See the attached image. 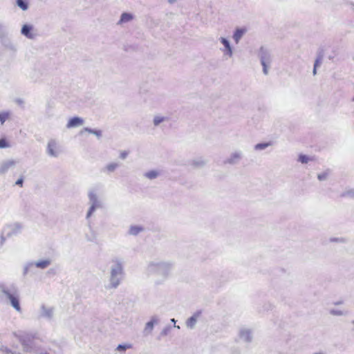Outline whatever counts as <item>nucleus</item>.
I'll return each instance as SVG.
<instances>
[{
  "label": "nucleus",
  "mask_w": 354,
  "mask_h": 354,
  "mask_svg": "<svg viewBox=\"0 0 354 354\" xmlns=\"http://www.w3.org/2000/svg\"><path fill=\"white\" fill-rule=\"evenodd\" d=\"M122 266L120 264H118L116 266V267L115 268H113L111 271V280L113 281V287H116L119 282L118 281H117L116 282H114V277L117 275V274H120L122 273Z\"/></svg>",
  "instance_id": "nucleus-1"
},
{
  "label": "nucleus",
  "mask_w": 354,
  "mask_h": 354,
  "mask_svg": "<svg viewBox=\"0 0 354 354\" xmlns=\"http://www.w3.org/2000/svg\"><path fill=\"white\" fill-rule=\"evenodd\" d=\"M48 151L50 155L56 156L58 153V147L55 141H50L48 145Z\"/></svg>",
  "instance_id": "nucleus-2"
},
{
  "label": "nucleus",
  "mask_w": 354,
  "mask_h": 354,
  "mask_svg": "<svg viewBox=\"0 0 354 354\" xmlns=\"http://www.w3.org/2000/svg\"><path fill=\"white\" fill-rule=\"evenodd\" d=\"M15 165V162L14 160H8L3 162L0 165V174L5 173L8 170L9 168L14 166Z\"/></svg>",
  "instance_id": "nucleus-3"
},
{
  "label": "nucleus",
  "mask_w": 354,
  "mask_h": 354,
  "mask_svg": "<svg viewBox=\"0 0 354 354\" xmlns=\"http://www.w3.org/2000/svg\"><path fill=\"white\" fill-rule=\"evenodd\" d=\"M83 123V120L80 118H71L68 124H67V127H77V126H80L81 124H82Z\"/></svg>",
  "instance_id": "nucleus-4"
},
{
  "label": "nucleus",
  "mask_w": 354,
  "mask_h": 354,
  "mask_svg": "<svg viewBox=\"0 0 354 354\" xmlns=\"http://www.w3.org/2000/svg\"><path fill=\"white\" fill-rule=\"evenodd\" d=\"M8 297H9V299L10 300V302H11L12 306L17 311H20L21 308H20L19 302L18 299L17 297H15V296L12 295H9Z\"/></svg>",
  "instance_id": "nucleus-5"
},
{
  "label": "nucleus",
  "mask_w": 354,
  "mask_h": 354,
  "mask_svg": "<svg viewBox=\"0 0 354 354\" xmlns=\"http://www.w3.org/2000/svg\"><path fill=\"white\" fill-rule=\"evenodd\" d=\"M32 28L28 25H24L22 27L21 32L23 35L26 36L28 38H33V35L31 33Z\"/></svg>",
  "instance_id": "nucleus-6"
},
{
  "label": "nucleus",
  "mask_w": 354,
  "mask_h": 354,
  "mask_svg": "<svg viewBox=\"0 0 354 354\" xmlns=\"http://www.w3.org/2000/svg\"><path fill=\"white\" fill-rule=\"evenodd\" d=\"M245 29H237L236 32L234 34L233 38L236 43H238L243 36V35L245 33Z\"/></svg>",
  "instance_id": "nucleus-7"
},
{
  "label": "nucleus",
  "mask_w": 354,
  "mask_h": 354,
  "mask_svg": "<svg viewBox=\"0 0 354 354\" xmlns=\"http://www.w3.org/2000/svg\"><path fill=\"white\" fill-rule=\"evenodd\" d=\"M198 317V314H195L193 316H192L190 318H189L187 321V326L189 328H193L197 321V318Z\"/></svg>",
  "instance_id": "nucleus-8"
},
{
  "label": "nucleus",
  "mask_w": 354,
  "mask_h": 354,
  "mask_svg": "<svg viewBox=\"0 0 354 354\" xmlns=\"http://www.w3.org/2000/svg\"><path fill=\"white\" fill-rule=\"evenodd\" d=\"M132 19H133V16L131 14L123 13L121 16L120 22V23L127 22V21H129L130 20H131Z\"/></svg>",
  "instance_id": "nucleus-9"
},
{
  "label": "nucleus",
  "mask_w": 354,
  "mask_h": 354,
  "mask_svg": "<svg viewBox=\"0 0 354 354\" xmlns=\"http://www.w3.org/2000/svg\"><path fill=\"white\" fill-rule=\"evenodd\" d=\"M17 4L23 10L28 9V3L24 0H17Z\"/></svg>",
  "instance_id": "nucleus-10"
},
{
  "label": "nucleus",
  "mask_w": 354,
  "mask_h": 354,
  "mask_svg": "<svg viewBox=\"0 0 354 354\" xmlns=\"http://www.w3.org/2000/svg\"><path fill=\"white\" fill-rule=\"evenodd\" d=\"M8 117H9L8 113H6V112L0 113V121H1V124H3L5 122V121L8 118Z\"/></svg>",
  "instance_id": "nucleus-11"
},
{
  "label": "nucleus",
  "mask_w": 354,
  "mask_h": 354,
  "mask_svg": "<svg viewBox=\"0 0 354 354\" xmlns=\"http://www.w3.org/2000/svg\"><path fill=\"white\" fill-rule=\"evenodd\" d=\"M145 176L149 178V179H153V178H155L157 177L158 176V172L156 171H150L147 173L145 174Z\"/></svg>",
  "instance_id": "nucleus-12"
},
{
  "label": "nucleus",
  "mask_w": 354,
  "mask_h": 354,
  "mask_svg": "<svg viewBox=\"0 0 354 354\" xmlns=\"http://www.w3.org/2000/svg\"><path fill=\"white\" fill-rule=\"evenodd\" d=\"M49 264V261H41L37 263V266L41 268H46Z\"/></svg>",
  "instance_id": "nucleus-13"
},
{
  "label": "nucleus",
  "mask_w": 354,
  "mask_h": 354,
  "mask_svg": "<svg viewBox=\"0 0 354 354\" xmlns=\"http://www.w3.org/2000/svg\"><path fill=\"white\" fill-rule=\"evenodd\" d=\"M221 42L223 44V45L225 46L226 49L229 51L230 54L231 55L232 50H231L230 46L228 41L227 39H225V38H221Z\"/></svg>",
  "instance_id": "nucleus-14"
},
{
  "label": "nucleus",
  "mask_w": 354,
  "mask_h": 354,
  "mask_svg": "<svg viewBox=\"0 0 354 354\" xmlns=\"http://www.w3.org/2000/svg\"><path fill=\"white\" fill-rule=\"evenodd\" d=\"M10 147V145L8 142V141L6 140V138L0 139V148L1 149L6 148V147Z\"/></svg>",
  "instance_id": "nucleus-15"
},
{
  "label": "nucleus",
  "mask_w": 354,
  "mask_h": 354,
  "mask_svg": "<svg viewBox=\"0 0 354 354\" xmlns=\"http://www.w3.org/2000/svg\"><path fill=\"white\" fill-rule=\"evenodd\" d=\"M118 165L117 163H111L106 166V169L109 171H114L117 167Z\"/></svg>",
  "instance_id": "nucleus-16"
},
{
  "label": "nucleus",
  "mask_w": 354,
  "mask_h": 354,
  "mask_svg": "<svg viewBox=\"0 0 354 354\" xmlns=\"http://www.w3.org/2000/svg\"><path fill=\"white\" fill-rule=\"evenodd\" d=\"M310 160V158L306 156V155H300L299 157V160L301 162V163H307L308 162V160Z\"/></svg>",
  "instance_id": "nucleus-17"
},
{
  "label": "nucleus",
  "mask_w": 354,
  "mask_h": 354,
  "mask_svg": "<svg viewBox=\"0 0 354 354\" xmlns=\"http://www.w3.org/2000/svg\"><path fill=\"white\" fill-rule=\"evenodd\" d=\"M153 328V322H149L148 323H147L146 327H145L146 330L151 331Z\"/></svg>",
  "instance_id": "nucleus-18"
},
{
  "label": "nucleus",
  "mask_w": 354,
  "mask_h": 354,
  "mask_svg": "<svg viewBox=\"0 0 354 354\" xmlns=\"http://www.w3.org/2000/svg\"><path fill=\"white\" fill-rule=\"evenodd\" d=\"M140 231V229L136 227H133L130 230V232L132 234H136Z\"/></svg>",
  "instance_id": "nucleus-19"
},
{
  "label": "nucleus",
  "mask_w": 354,
  "mask_h": 354,
  "mask_svg": "<svg viewBox=\"0 0 354 354\" xmlns=\"http://www.w3.org/2000/svg\"><path fill=\"white\" fill-rule=\"evenodd\" d=\"M328 176V174L327 173H323V174H320L318 175V178L320 180H324Z\"/></svg>",
  "instance_id": "nucleus-20"
},
{
  "label": "nucleus",
  "mask_w": 354,
  "mask_h": 354,
  "mask_svg": "<svg viewBox=\"0 0 354 354\" xmlns=\"http://www.w3.org/2000/svg\"><path fill=\"white\" fill-rule=\"evenodd\" d=\"M163 120V118H156L154 119V124L156 125H158V124H160L162 121Z\"/></svg>",
  "instance_id": "nucleus-21"
},
{
  "label": "nucleus",
  "mask_w": 354,
  "mask_h": 354,
  "mask_svg": "<svg viewBox=\"0 0 354 354\" xmlns=\"http://www.w3.org/2000/svg\"><path fill=\"white\" fill-rule=\"evenodd\" d=\"M268 145V144H259L256 146V148L261 149L266 148Z\"/></svg>",
  "instance_id": "nucleus-22"
},
{
  "label": "nucleus",
  "mask_w": 354,
  "mask_h": 354,
  "mask_svg": "<svg viewBox=\"0 0 354 354\" xmlns=\"http://www.w3.org/2000/svg\"><path fill=\"white\" fill-rule=\"evenodd\" d=\"M15 184H16L17 185H19V186H20V187H22V186H23V178H21L18 179V180L16 181Z\"/></svg>",
  "instance_id": "nucleus-23"
},
{
  "label": "nucleus",
  "mask_w": 354,
  "mask_h": 354,
  "mask_svg": "<svg viewBox=\"0 0 354 354\" xmlns=\"http://www.w3.org/2000/svg\"><path fill=\"white\" fill-rule=\"evenodd\" d=\"M319 65V59H317L315 61V65H314V70H313V73L314 74L316 73V68Z\"/></svg>",
  "instance_id": "nucleus-24"
},
{
  "label": "nucleus",
  "mask_w": 354,
  "mask_h": 354,
  "mask_svg": "<svg viewBox=\"0 0 354 354\" xmlns=\"http://www.w3.org/2000/svg\"><path fill=\"white\" fill-rule=\"evenodd\" d=\"M262 65L263 66V71L266 74L268 73V71H267V67H266V65L265 64V62L264 61H262Z\"/></svg>",
  "instance_id": "nucleus-25"
},
{
  "label": "nucleus",
  "mask_w": 354,
  "mask_h": 354,
  "mask_svg": "<svg viewBox=\"0 0 354 354\" xmlns=\"http://www.w3.org/2000/svg\"><path fill=\"white\" fill-rule=\"evenodd\" d=\"M125 349H126V346H125L119 345L118 346V350L124 351Z\"/></svg>",
  "instance_id": "nucleus-26"
},
{
  "label": "nucleus",
  "mask_w": 354,
  "mask_h": 354,
  "mask_svg": "<svg viewBox=\"0 0 354 354\" xmlns=\"http://www.w3.org/2000/svg\"><path fill=\"white\" fill-rule=\"evenodd\" d=\"M126 156H127V153H125V152L122 153L120 155L121 158H124L126 157Z\"/></svg>",
  "instance_id": "nucleus-27"
}]
</instances>
